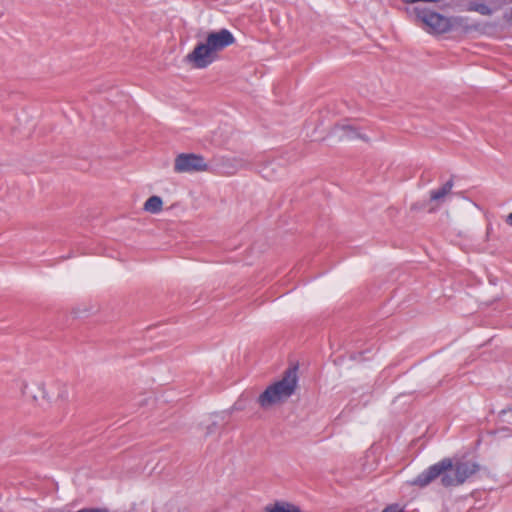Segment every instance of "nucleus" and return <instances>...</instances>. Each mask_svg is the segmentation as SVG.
I'll return each instance as SVG.
<instances>
[{"label":"nucleus","instance_id":"obj_17","mask_svg":"<svg viewBox=\"0 0 512 512\" xmlns=\"http://www.w3.org/2000/svg\"><path fill=\"white\" fill-rule=\"evenodd\" d=\"M0 512H2V510L0 509Z\"/></svg>","mask_w":512,"mask_h":512},{"label":"nucleus","instance_id":"obj_11","mask_svg":"<svg viewBox=\"0 0 512 512\" xmlns=\"http://www.w3.org/2000/svg\"><path fill=\"white\" fill-rule=\"evenodd\" d=\"M267 512H301V510L290 503H276L275 506Z\"/></svg>","mask_w":512,"mask_h":512},{"label":"nucleus","instance_id":"obj_13","mask_svg":"<svg viewBox=\"0 0 512 512\" xmlns=\"http://www.w3.org/2000/svg\"><path fill=\"white\" fill-rule=\"evenodd\" d=\"M215 425H216V423H215V422H212V423H210V424H208V425H207V427H206V433H205V435H206V436H208V435H210V434H212V433H213Z\"/></svg>","mask_w":512,"mask_h":512},{"label":"nucleus","instance_id":"obj_16","mask_svg":"<svg viewBox=\"0 0 512 512\" xmlns=\"http://www.w3.org/2000/svg\"><path fill=\"white\" fill-rule=\"evenodd\" d=\"M403 1L406 3H412V4L419 2V0H403Z\"/></svg>","mask_w":512,"mask_h":512},{"label":"nucleus","instance_id":"obj_15","mask_svg":"<svg viewBox=\"0 0 512 512\" xmlns=\"http://www.w3.org/2000/svg\"><path fill=\"white\" fill-rule=\"evenodd\" d=\"M505 223H506L508 226L512 227V212H511V213H509V214L506 216V218H505Z\"/></svg>","mask_w":512,"mask_h":512},{"label":"nucleus","instance_id":"obj_14","mask_svg":"<svg viewBox=\"0 0 512 512\" xmlns=\"http://www.w3.org/2000/svg\"><path fill=\"white\" fill-rule=\"evenodd\" d=\"M382 512H401V510L396 505H391L385 508Z\"/></svg>","mask_w":512,"mask_h":512},{"label":"nucleus","instance_id":"obj_3","mask_svg":"<svg viewBox=\"0 0 512 512\" xmlns=\"http://www.w3.org/2000/svg\"><path fill=\"white\" fill-rule=\"evenodd\" d=\"M408 13L414 15L416 21L421 23L422 27L429 33L442 34L451 29L452 24L449 18L425 7L415 6L409 9Z\"/></svg>","mask_w":512,"mask_h":512},{"label":"nucleus","instance_id":"obj_6","mask_svg":"<svg viewBox=\"0 0 512 512\" xmlns=\"http://www.w3.org/2000/svg\"><path fill=\"white\" fill-rule=\"evenodd\" d=\"M206 42L212 51L217 54V52L232 45L235 42V38L229 30L221 29L217 32L209 33L206 37Z\"/></svg>","mask_w":512,"mask_h":512},{"label":"nucleus","instance_id":"obj_12","mask_svg":"<svg viewBox=\"0 0 512 512\" xmlns=\"http://www.w3.org/2000/svg\"><path fill=\"white\" fill-rule=\"evenodd\" d=\"M472 9L482 15H490L492 13V9L483 3L475 4Z\"/></svg>","mask_w":512,"mask_h":512},{"label":"nucleus","instance_id":"obj_8","mask_svg":"<svg viewBox=\"0 0 512 512\" xmlns=\"http://www.w3.org/2000/svg\"><path fill=\"white\" fill-rule=\"evenodd\" d=\"M453 186V179H449L441 187L430 191V202L435 204L433 209L438 208L445 202L447 196L451 194Z\"/></svg>","mask_w":512,"mask_h":512},{"label":"nucleus","instance_id":"obj_7","mask_svg":"<svg viewBox=\"0 0 512 512\" xmlns=\"http://www.w3.org/2000/svg\"><path fill=\"white\" fill-rule=\"evenodd\" d=\"M52 387L57 389V394L54 396L49 391H47L45 385L43 383H40L38 385V391L39 394L34 395V398L37 400L38 398H41L42 400H45L47 402H51L53 398L65 400L68 397V388L66 383L56 381L52 384Z\"/></svg>","mask_w":512,"mask_h":512},{"label":"nucleus","instance_id":"obj_5","mask_svg":"<svg viewBox=\"0 0 512 512\" xmlns=\"http://www.w3.org/2000/svg\"><path fill=\"white\" fill-rule=\"evenodd\" d=\"M216 58V54L212 51L208 43H198L194 49L186 55L185 61L194 68L204 69L208 67Z\"/></svg>","mask_w":512,"mask_h":512},{"label":"nucleus","instance_id":"obj_4","mask_svg":"<svg viewBox=\"0 0 512 512\" xmlns=\"http://www.w3.org/2000/svg\"><path fill=\"white\" fill-rule=\"evenodd\" d=\"M208 169L204 158L197 154H179L175 158L174 171L177 173H193Z\"/></svg>","mask_w":512,"mask_h":512},{"label":"nucleus","instance_id":"obj_1","mask_svg":"<svg viewBox=\"0 0 512 512\" xmlns=\"http://www.w3.org/2000/svg\"><path fill=\"white\" fill-rule=\"evenodd\" d=\"M478 470L479 466L474 462H457L453 465L451 459L445 458L420 473L411 483L415 486L425 487L441 476L443 486H459Z\"/></svg>","mask_w":512,"mask_h":512},{"label":"nucleus","instance_id":"obj_2","mask_svg":"<svg viewBox=\"0 0 512 512\" xmlns=\"http://www.w3.org/2000/svg\"><path fill=\"white\" fill-rule=\"evenodd\" d=\"M296 385V369H289L281 380L267 387L266 390L259 395V405L267 409L286 401L294 393Z\"/></svg>","mask_w":512,"mask_h":512},{"label":"nucleus","instance_id":"obj_9","mask_svg":"<svg viewBox=\"0 0 512 512\" xmlns=\"http://www.w3.org/2000/svg\"><path fill=\"white\" fill-rule=\"evenodd\" d=\"M331 136L338 140H352L361 137V134L351 125L342 124L332 128Z\"/></svg>","mask_w":512,"mask_h":512},{"label":"nucleus","instance_id":"obj_10","mask_svg":"<svg viewBox=\"0 0 512 512\" xmlns=\"http://www.w3.org/2000/svg\"><path fill=\"white\" fill-rule=\"evenodd\" d=\"M163 201L159 196H151L144 204V210L156 214L162 210Z\"/></svg>","mask_w":512,"mask_h":512}]
</instances>
